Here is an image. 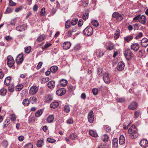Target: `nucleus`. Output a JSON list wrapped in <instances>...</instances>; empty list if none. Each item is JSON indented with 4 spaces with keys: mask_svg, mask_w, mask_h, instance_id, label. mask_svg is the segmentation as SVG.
I'll return each mask as SVG.
<instances>
[{
    "mask_svg": "<svg viewBox=\"0 0 148 148\" xmlns=\"http://www.w3.org/2000/svg\"><path fill=\"white\" fill-rule=\"evenodd\" d=\"M51 45V44L49 43H47L43 46L42 47V49H45L49 47Z\"/></svg>",
    "mask_w": 148,
    "mask_h": 148,
    "instance_id": "4d7b16f0",
    "label": "nucleus"
},
{
    "mask_svg": "<svg viewBox=\"0 0 148 148\" xmlns=\"http://www.w3.org/2000/svg\"><path fill=\"white\" fill-rule=\"evenodd\" d=\"M4 69H5V71L3 72L2 69H0V79L3 78L4 76V73H6L8 72L7 69L6 68Z\"/></svg>",
    "mask_w": 148,
    "mask_h": 148,
    "instance_id": "c756f323",
    "label": "nucleus"
},
{
    "mask_svg": "<svg viewBox=\"0 0 148 148\" xmlns=\"http://www.w3.org/2000/svg\"><path fill=\"white\" fill-rule=\"evenodd\" d=\"M10 123V121L9 119H6L5 120L4 123V127H6Z\"/></svg>",
    "mask_w": 148,
    "mask_h": 148,
    "instance_id": "13d9d810",
    "label": "nucleus"
},
{
    "mask_svg": "<svg viewBox=\"0 0 148 148\" xmlns=\"http://www.w3.org/2000/svg\"><path fill=\"white\" fill-rule=\"evenodd\" d=\"M133 38V36L132 35L127 36L125 37L124 38L125 41H126L127 42H130V41L132 40Z\"/></svg>",
    "mask_w": 148,
    "mask_h": 148,
    "instance_id": "bb28decb",
    "label": "nucleus"
},
{
    "mask_svg": "<svg viewBox=\"0 0 148 148\" xmlns=\"http://www.w3.org/2000/svg\"><path fill=\"white\" fill-rule=\"evenodd\" d=\"M47 141L49 143H53L56 141V140L51 138H48L47 139Z\"/></svg>",
    "mask_w": 148,
    "mask_h": 148,
    "instance_id": "69168bd1",
    "label": "nucleus"
},
{
    "mask_svg": "<svg viewBox=\"0 0 148 148\" xmlns=\"http://www.w3.org/2000/svg\"><path fill=\"white\" fill-rule=\"evenodd\" d=\"M23 104L25 106H28L30 102L28 99H25L23 100Z\"/></svg>",
    "mask_w": 148,
    "mask_h": 148,
    "instance_id": "c9c22d12",
    "label": "nucleus"
},
{
    "mask_svg": "<svg viewBox=\"0 0 148 148\" xmlns=\"http://www.w3.org/2000/svg\"><path fill=\"white\" fill-rule=\"evenodd\" d=\"M123 16V14H120L117 12H114L112 15V17L113 18H115L118 21H121Z\"/></svg>",
    "mask_w": 148,
    "mask_h": 148,
    "instance_id": "39448f33",
    "label": "nucleus"
},
{
    "mask_svg": "<svg viewBox=\"0 0 148 148\" xmlns=\"http://www.w3.org/2000/svg\"><path fill=\"white\" fill-rule=\"evenodd\" d=\"M7 92V90L5 88H2L0 90V94L3 96H5Z\"/></svg>",
    "mask_w": 148,
    "mask_h": 148,
    "instance_id": "58836bf2",
    "label": "nucleus"
},
{
    "mask_svg": "<svg viewBox=\"0 0 148 148\" xmlns=\"http://www.w3.org/2000/svg\"><path fill=\"white\" fill-rule=\"evenodd\" d=\"M58 69V67L56 66H52L50 68V70L53 73L56 72Z\"/></svg>",
    "mask_w": 148,
    "mask_h": 148,
    "instance_id": "72a5a7b5",
    "label": "nucleus"
},
{
    "mask_svg": "<svg viewBox=\"0 0 148 148\" xmlns=\"http://www.w3.org/2000/svg\"><path fill=\"white\" fill-rule=\"evenodd\" d=\"M83 23V20L82 19H80L79 20L78 22V25L79 26L81 27V26Z\"/></svg>",
    "mask_w": 148,
    "mask_h": 148,
    "instance_id": "774afa93",
    "label": "nucleus"
},
{
    "mask_svg": "<svg viewBox=\"0 0 148 148\" xmlns=\"http://www.w3.org/2000/svg\"><path fill=\"white\" fill-rule=\"evenodd\" d=\"M88 117L89 122L90 123H92L94 120V116L92 110L88 114Z\"/></svg>",
    "mask_w": 148,
    "mask_h": 148,
    "instance_id": "0eeeda50",
    "label": "nucleus"
},
{
    "mask_svg": "<svg viewBox=\"0 0 148 148\" xmlns=\"http://www.w3.org/2000/svg\"><path fill=\"white\" fill-rule=\"evenodd\" d=\"M109 137L106 134H105L102 137V139L104 141H107L108 140Z\"/></svg>",
    "mask_w": 148,
    "mask_h": 148,
    "instance_id": "49530a36",
    "label": "nucleus"
},
{
    "mask_svg": "<svg viewBox=\"0 0 148 148\" xmlns=\"http://www.w3.org/2000/svg\"><path fill=\"white\" fill-rule=\"evenodd\" d=\"M49 80V79L48 77L43 78L41 79V82L42 84H45L48 82Z\"/></svg>",
    "mask_w": 148,
    "mask_h": 148,
    "instance_id": "4c0bfd02",
    "label": "nucleus"
},
{
    "mask_svg": "<svg viewBox=\"0 0 148 148\" xmlns=\"http://www.w3.org/2000/svg\"><path fill=\"white\" fill-rule=\"evenodd\" d=\"M108 145L105 142L104 143H101L98 148H108Z\"/></svg>",
    "mask_w": 148,
    "mask_h": 148,
    "instance_id": "de8ad7c7",
    "label": "nucleus"
},
{
    "mask_svg": "<svg viewBox=\"0 0 148 148\" xmlns=\"http://www.w3.org/2000/svg\"><path fill=\"white\" fill-rule=\"evenodd\" d=\"M77 137L76 134L75 133H72L70 135V138L72 140L76 139Z\"/></svg>",
    "mask_w": 148,
    "mask_h": 148,
    "instance_id": "864d4df0",
    "label": "nucleus"
},
{
    "mask_svg": "<svg viewBox=\"0 0 148 148\" xmlns=\"http://www.w3.org/2000/svg\"><path fill=\"white\" fill-rule=\"evenodd\" d=\"M89 16V14L88 12H85L84 13L82 16V18L83 19L86 20L88 18Z\"/></svg>",
    "mask_w": 148,
    "mask_h": 148,
    "instance_id": "603ef678",
    "label": "nucleus"
},
{
    "mask_svg": "<svg viewBox=\"0 0 148 148\" xmlns=\"http://www.w3.org/2000/svg\"><path fill=\"white\" fill-rule=\"evenodd\" d=\"M138 104L136 102H132L128 106V108L131 110H134L137 108Z\"/></svg>",
    "mask_w": 148,
    "mask_h": 148,
    "instance_id": "9b49d317",
    "label": "nucleus"
},
{
    "mask_svg": "<svg viewBox=\"0 0 148 148\" xmlns=\"http://www.w3.org/2000/svg\"><path fill=\"white\" fill-rule=\"evenodd\" d=\"M33 145L31 143H29L25 145L24 148H33Z\"/></svg>",
    "mask_w": 148,
    "mask_h": 148,
    "instance_id": "bf43d9fd",
    "label": "nucleus"
},
{
    "mask_svg": "<svg viewBox=\"0 0 148 148\" xmlns=\"http://www.w3.org/2000/svg\"><path fill=\"white\" fill-rule=\"evenodd\" d=\"M66 91L65 89L63 88H61L56 91L57 95L59 96H61L65 94Z\"/></svg>",
    "mask_w": 148,
    "mask_h": 148,
    "instance_id": "ddd939ff",
    "label": "nucleus"
},
{
    "mask_svg": "<svg viewBox=\"0 0 148 148\" xmlns=\"http://www.w3.org/2000/svg\"><path fill=\"white\" fill-rule=\"evenodd\" d=\"M88 4V1H83L82 2V5L84 7L87 6Z\"/></svg>",
    "mask_w": 148,
    "mask_h": 148,
    "instance_id": "680f3d73",
    "label": "nucleus"
},
{
    "mask_svg": "<svg viewBox=\"0 0 148 148\" xmlns=\"http://www.w3.org/2000/svg\"><path fill=\"white\" fill-rule=\"evenodd\" d=\"M134 29L135 31L136 30H138L139 29V25L138 23H136L134 24Z\"/></svg>",
    "mask_w": 148,
    "mask_h": 148,
    "instance_id": "338daca9",
    "label": "nucleus"
},
{
    "mask_svg": "<svg viewBox=\"0 0 148 148\" xmlns=\"http://www.w3.org/2000/svg\"><path fill=\"white\" fill-rule=\"evenodd\" d=\"M59 105V103L57 102H52L50 105V107L51 108H55L57 107Z\"/></svg>",
    "mask_w": 148,
    "mask_h": 148,
    "instance_id": "2f4dec72",
    "label": "nucleus"
},
{
    "mask_svg": "<svg viewBox=\"0 0 148 148\" xmlns=\"http://www.w3.org/2000/svg\"><path fill=\"white\" fill-rule=\"evenodd\" d=\"M54 119V117L53 115H51L48 116L47 119V121L49 123L53 122Z\"/></svg>",
    "mask_w": 148,
    "mask_h": 148,
    "instance_id": "393cba45",
    "label": "nucleus"
},
{
    "mask_svg": "<svg viewBox=\"0 0 148 148\" xmlns=\"http://www.w3.org/2000/svg\"><path fill=\"white\" fill-rule=\"evenodd\" d=\"M114 48V44L111 42H109L108 45L106 47V49L107 50H111L113 49Z\"/></svg>",
    "mask_w": 148,
    "mask_h": 148,
    "instance_id": "4be33fe9",
    "label": "nucleus"
},
{
    "mask_svg": "<svg viewBox=\"0 0 148 148\" xmlns=\"http://www.w3.org/2000/svg\"><path fill=\"white\" fill-rule=\"evenodd\" d=\"M31 49V48L29 46L25 49V53H29Z\"/></svg>",
    "mask_w": 148,
    "mask_h": 148,
    "instance_id": "5fc2aeb1",
    "label": "nucleus"
},
{
    "mask_svg": "<svg viewBox=\"0 0 148 148\" xmlns=\"http://www.w3.org/2000/svg\"><path fill=\"white\" fill-rule=\"evenodd\" d=\"M38 91V88L36 86L31 87L29 89V93L30 95H34L36 94Z\"/></svg>",
    "mask_w": 148,
    "mask_h": 148,
    "instance_id": "6e6552de",
    "label": "nucleus"
},
{
    "mask_svg": "<svg viewBox=\"0 0 148 148\" xmlns=\"http://www.w3.org/2000/svg\"><path fill=\"white\" fill-rule=\"evenodd\" d=\"M45 9L44 8H43L42 9L40 12V15L41 16L45 15Z\"/></svg>",
    "mask_w": 148,
    "mask_h": 148,
    "instance_id": "0e129e2a",
    "label": "nucleus"
},
{
    "mask_svg": "<svg viewBox=\"0 0 148 148\" xmlns=\"http://www.w3.org/2000/svg\"><path fill=\"white\" fill-rule=\"evenodd\" d=\"M53 99V97L51 95H46L45 98V100L46 102L49 103Z\"/></svg>",
    "mask_w": 148,
    "mask_h": 148,
    "instance_id": "f3484780",
    "label": "nucleus"
},
{
    "mask_svg": "<svg viewBox=\"0 0 148 148\" xmlns=\"http://www.w3.org/2000/svg\"><path fill=\"white\" fill-rule=\"evenodd\" d=\"M73 34V32H71V30H69L66 33V36L68 37H71Z\"/></svg>",
    "mask_w": 148,
    "mask_h": 148,
    "instance_id": "6e6d98bb",
    "label": "nucleus"
},
{
    "mask_svg": "<svg viewBox=\"0 0 148 148\" xmlns=\"http://www.w3.org/2000/svg\"><path fill=\"white\" fill-rule=\"evenodd\" d=\"M23 88V86L22 85L20 84L17 85L16 86V90L17 91H19L21 90Z\"/></svg>",
    "mask_w": 148,
    "mask_h": 148,
    "instance_id": "79ce46f5",
    "label": "nucleus"
},
{
    "mask_svg": "<svg viewBox=\"0 0 148 148\" xmlns=\"http://www.w3.org/2000/svg\"><path fill=\"white\" fill-rule=\"evenodd\" d=\"M46 38V36L44 34L40 35L37 38L36 41L40 42L44 40Z\"/></svg>",
    "mask_w": 148,
    "mask_h": 148,
    "instance_id": "6ab92c4d",
    "label": "nucleus"
},
{
    "mask_svg": "<svg viewBox=\"0 0 148 148\" xmlns=\"http://www.w3.org/2000/svg\"><path fill=\"white\" fill-rule=\"evenodd\" d=\"M64 111L66 113L69 112L70 111V109L69 106L66 105L64 106Z\"/></svg>",
    "mask_w": 148,
    "mask_h": 148,
    "instance_id": "3c124183",
    "label": "nucleus"
},
{
    "mask_svg": "<svg viewBox=\"0 0 148 148\" xmlns=\"http://www.w3.org/2000/svg\"><path fill=\"white\" fill-rule=\"evenodd\" d=\"M71 46L70 43L68 42H64L63 44V47L64 49H69Z\"/></svg>",
    "mask_w": 148,
    "mask_h": 148,
    "instance_id": "412c9836",
    "label": "nucleus"
},
{
    "mask_svg": "<svg viewBox=\"0 0 148 148\" xmlns=\"http://www.w3.org/2000/svg\"><path fill=\"white\" fill-rule=\"evenodd\" d=\"M71 21L70 20H67L65 23V27L66 28L68 29L71 27Z\"/></svg>",
    "mask_w": 148,
    "mask_h": 148,
    "instance_id": "37998d69",
    "label": "nucleus"
},
{
    "mask_svg": "<svg viewBox=\"0 0 148 148\" xmlns=\"http://www.w3.org/2000/svg\"><path fill=\"white\" fill-rule=\"evenodd\" d=\"M43 141L41 140H38L36 143V145L38 147H42L43 143Z\"/></svg>",
    "mask_w": 148,
    "mask_h": 148,
    "instance_id": "a18cd8bd",
    "label": "nucleus"
},
{
    "mask_svg": "<svg viewBox=\"0 0 148 148\" xmlns=\"http://www.w3.org/2000/svg\"><path fill=\"white\" fill-rule=\"evenodd\" d=\"M89 134L92 136L95 137H96L98 136L97 133L92 130H90L89 131Z\"/></svg>",
    "mask_w": 148,
    "mask_h": 148,
    "instance_id": "ea45409f",
    "label": "nucleus"
},
{
    "mask_svg": "<svg viewBox=\"0 0 148 148\" xmlns=\"http://www.w3.org/2000/svg\"><path fill=\"white\" fill-rule=\"evenodd\" d=\"M104 54L103 51L100 49H98L96 50V55L99 58H101Z\"/></svg>",
    "mask_w": 148,
    "mask_h": 148,
    "instance_id": "a878e982",
    "label": "nucleus"
},
{
    "mask_svg": "<svg viewBox=\"0 0 148 148\" xmlns=\"http://www.w3.org/2000/svg\"><path fill=\"white\" fill-rule=\"evenodd\" d=\"M139 45L137 43L132 44L131 46V48L135 52L137 51L139 48Z\"/></svg>",
    "mask_w": 148,
    "mask_h": 148,
    "instance_id": "f8f14e48",
    "label": "nucleus"
},
{
    "mask_svg": "<svg viewBox=\"0 0 148 148\" xmlns=\"http://www.w3.org/2000/svg\"><path fill=\"white\" fill-rule=\"evenodd\" d=\"M7 64L8 66L10 68L12 67L13 69L15 68V66H14V61L13 57L10 56H9L7 57Z\"/></svg>",
    "mask_w": 148,
    "mask_h": 148,
    "instance_id": "20e7f679",
    "label": "nucleus"
},
{
    "mask_svg": "<svg viewBox=\"0 0 148 148\" xmlns=\"http://www.w3.org/2000/svg\"><path fill=\"white\" fill-rule=\"evenodd\" d=\"M59 83L60 85L62 86H66L68 83L67 81L64 79H61L59 81Z\"/></svg>",
    "mask_w": 148,
    "mask_h": 148,
    "instance_id": "7c9ffc66",
    "label": "nucleus"
},
{
    "mask_svg": "<svg viewBox=\"0 0 148 148\" xmlns=\"http://www.w3.org/2000/svg\"><path fill=\"white\" fill-rule=\"evenodd\" d=\"M75 89V86L72 85H68L67 87V91L69 93H71Z\"/></svg>",
    "mask_w": 148,
    "mask_h": 148,
    "instance_id": "a211bd4d",
    "label": "nucleus"
},
{
    "mask_svg": "<svg viewBox=\"0 0 148 148\" xmlns=\"http://www.w3.org/2000/svg\"><path fill=\"white\" fill-rule=\"evenodd\" d=\"M11 80L10 77L8 76L6 77L4 81V83L5 85L8 86L10 83Z\"/></svg>",
    "mask_w": 148,
    "mask_h": 148,
    "instance_id": "c85d7f7f",
    "label": "nucleus"
},
{
    "mask_svg": "<svg viewBox=\"0 0 148 148\" xmlns=\"http://www.w3.org/2000/svg\"><path fill=\"white\" fill-rule=\"evenodd\" d=\"M125 99L124 97L117 98L116 99V101L117 102L119 103H123L125 101Z\"/></svg>",
    "mask_w": 148,
    "mask_h": 148,
    "instance_id": "8fccbe9b",
    "label": "nucleus"
},
{
    "mask_svg": "<svg viewBox=\"0 0 148 148\" xmlns=\"http://www.w3.org/2000/svg\"><path fill=\"white\" fill-rule=\"evenodd\" d=\"M9 5L10 6H15L16 5V3L14 2L12 0H9Z\"/></svg>",
    "mask_w": 148,
    "mask_h": 148,
    "instance_id": "052dcab7",
    "label": "nucleus"
},
{
    "mask_svg": "<svg viewBox=\"0 0 148 148\" xmlns=\"http://www.w3.org/2000/svg\"><path fill=\"white\" fill-rule=\"evenodd\" d=\"M29 100L30 103L33 104L36 103L37 99L34 96H32L29 98Z\"/></svg>",
    "mask_w": 148,
    "mask_h": 148,
    "instance_id": "cd10ccee",
    "label": "nucleus"
},
{
    "mask_svg": "<svg viewBox=\"0 0 148 148\" xmlns=\"http://www.w3.org/2000/svg\"><path fill=\"white\" fill-rule=\"evenodd\" d=\"M92 25L95 27H97L99 24L98 22L96 20H93L91 22Z\"/></svg>",
    "mask_w": 148,
    "mask_h": 148,
    "instance_id": "c03bdc74",
    "label": "nucleus"
},
{
    "mask_svg": "<svg viewBox=\"0 0 148 148\" xmlns=\"http://www.w3.org/2000/svg\"><path fill=\"white\" fill-rule=\"evenodd\" d=\"M113 148H117L118 146V140L117 138H114L112 140Z\"/></svg>",
    "mask_w": 148,
    "mask_h": 148,
    "instance_id": "5701e85b",
    "label": "nucleus"
},
{
    "mask_svg": "<svg viewBox=\"0 0 148 148\" xmlns=\"http://www.w3.org/2000/svg\"><path fill=\"white\" fill-rule=\"evenodd\" d=\"M125 66V64L123 62H120L117 64L116 68L119 71H122L124 69Z\"/></svg>",
    "mask_w": 148,
    "mask_h": 148,
    "instance_id": "9d476101",
    "label": "nucleus"
},
{
    "mask_svg": "<svg viewBox=\"0 0 148 148\" xmlns=\"http://www.w3.org/2000/svg\"><path fill=\"white\" fill-rule=\"evenodd\" d=\"M93 29L90 26L87 27L83 31L84 34L86 36H90L93 34Z\"/></svg>",
    "mask_w": 148,
    "mask_h": 148,
    "instance_id": "7ed1b4c3",
    "label": "nucleus"
},
{
    "mask_svg": "<svg viewBox=\"0 0 148 148\" xmlns=\"http://www.w3.org/2000/svg\"><path fill=\"white\" fill-rule=\"evenodd\" d=\"M78 19L77 18H74L72 20L71 22V24L73 25H75L77 23Z\"/></svg>",
    "mask_w": 148,
    "mask_h": 148,
    "instance_id": "a19ab883",
    "label": "nucleus"
},
{
    "mask_svg": "<svg viewBox=\"0 0 148 148\" xmlns=\"http://www.w3.org/2000/svg\"><path fill=\"white\" fill-rule=\"evenodd\" d=\"M98 91V90L97 88H94L92 90V93L95 95H97Z\"/></svg>",
    "mask_w": 148,
    "mask_h": 148,
    "instance_id": "e2e57ef3",
    "label": "nucleus"
},
{
    "mask_svg": "<svg viewBox=\"0 0 148 148\" xmlns=\"http://www.w3.org/2000/svg\"><path fill=\"white\" fill-rule=\"evenodd\" d=\"M124 54L127 60H128L133 58L134 56V55L130 49H126L124 51Z\"/></svg>",
    "mask_w": 148,
    "mask_h": 148,
    "instance_id": "f03ea898",
    "label": "nucleus"
},
{
    "mask_svg": "<svg viewBox=\"0 0 148 148\" xmlns=\"http://www.w3.org/2000/svg\"><path fill=\"white\" fill-rule=\"evenodd\" d=\"M128 132L130 134V137L132 139L136 138L138 136L137 128L134 125H132L130 128L128 130Z\"/></svg>",
    "mask_w": 148,
    "mask_h": 148,
    "instance_id": "f257e3e1",
    "label": "nucleus"
},
{
    "mask_svg": "<svg viewBox=\"0 0 148 148\" xmlns=\"http://www.w3.org/2000/svg\"><path fill=\"white\" fill-rule=\"evenodd\" d=\"M1 145L3 147L6 148L8 145V142L7 141L4 140L2 142Z\"/></svg>",
    "mask_w": 148,
    "mask_h": 148,
    "instance_id": "09e8293b",
    "label": "nucleus"
},
{
    "mask_svg": "<svg viewBox=\"0 0 148 148\" xmlns=\"http://www.w3.org/2000/svg\"><path fill=\"white\" fill-rule=\"evenodd\" d=\"M55 86V82L53 80L49 82L48 84V86L49 88H54Z\"/></svg>",
    "mask_w": 148,
    "mask_h": 148,
    "instance_id": "b1692460",
    "label": "nucleus"
},
{
    "mask_svg": "<svg viewBox=\"0 0 148 148\" xmlns=\"http://www.w3.org/2000/svg\"><path fill=\"white\" fill-rule=\"evenodd\" d=\"M23 53L18 54L16 59V62L18 64H20L23 62Z\"/></svg>",
    "mask_w": 148,
    "mask_h": 148,
    "instance_id": "423d86ee",
    "label": "nucleus"
},
{
    "mask_svg": "<svg viewBox=\"0 0 148 148\" xmlns=\"http://www.w3.org/2000/svg\"><path fill=\"white\" fill-rule=\"evenodd\" d=\"M120 35V30L119 29H117L116 31L114 34V38L117 39L118 38Z\"/></svg>",
    "mask_w": 148,
    "mask_h": 148,
    "instance_id": "f704fd0d",
    "label": "nucleus"
},
{
    "mask_svg": "<svg viewBox=\"0 0 148 148\" xmlns=\"http://www.w3.org/2000/svg\"><path fill=\"white\" fill-rule=\"evenodd\" d=\"M139 18V22L143 25H145L146 23V20L145 16L144 15H143L141 16L140 15Z\"/></svg>",
    "mask_w": 148,
    "mask_h": 148,
    "instance_id": "4468645a",
    "label": "nucleus"
},
{
    "mask_svg": "<svg viewBox=\"0 0 148 148\" xmlns=\"http://www.w3.org/2000/svg\"><path fill=\"white\" fill-rule=\"evenodd\" d=\"M139 144L142 147H146L148 146V141L146 140H142Z\"/></svg>",
    "mask_w": 148,
    "mask_h": 148,
    "instance_id": "dca6fc26",
    "label": "nucleus"
},
{
    "mask_svg": "<svg viewBox=\"0 0 148 148\" xmlns=\"http://www.w3.org/2000/svg\"><path fill=\"white\" fill-rule=\"evenodd\" d=\"M125 142V139L123 135H121L119 138V143L121 145H122Z\"/></svg>",
    "mask_w": 148,
    "mask_h": 148,
    "instance_id": "473e14b6",
    "label": "nucleus"
},
{
    "mask_svg": "<svg viewBox=\"0 0 148 148\" xmlns=\"http://www.w3.org/2000/svg\"><path fill=\"white\" fill-rule=\"evenodd\" d=\"M141 43L142 47H146L148 45V40L147 38H144L141 40Z\"/></svg>",
    "mask_w": 148,
    "mask_h": 148,
    "instance_id": "2eb2a0df",
    "label": "nucleus"
},
{
    "mask_svg": "<svg viewBox=\"0 0 148 148\" xmlns=\"http://www.w3.org/2000/svg\"><path fill=\"white\" fill-rule=\"evenodd\" d=\"M25 25L23 24L17 26L16 29L19 32H22L25 30Z\"/></svg>",
    "mask_w": 148,
    "mask_h": 148,
    "instance_id": "aec40b11",
    "label": "nucleus"
},
{
    "mask_svg": "<svg viewBox=\"0 0 148 148\" xmlns=\"http://www.w3.org/2000/svg\"><path fill=\"white\" fill-rule=\"evenodd\" d=\"M43 110L42 109H40L37 111L35 113V116L36 117H39L42 114Z\"/></svg>",
    "mask_w": 148,
    "mask_h": 148,
    "instance_id": "e433bc0d",
    "label": "nucleus"
},
{
    "mask_svg": "<svg viewBox=\"0 0 148 148\" xmlns=\"http://www.w3.org/2000/svg\"><path fill=\"white\" fill-rule=\"evenodd\" d=\"M103 79L105 83L109 84L110 82V80L108 74L107 73L103 74Z\"/></svg>",
    "mask_w": 148,
    "mask_h": 148,
    "instance_id": "1a4fd4ad",
    "label": "nucleus"
}]
</instances>
